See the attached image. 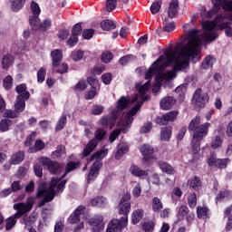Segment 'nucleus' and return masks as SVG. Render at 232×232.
<instances>
[{"instance_id": "obj_62", "label": "nucleus", "mask_w": 232, "mask_h": 232, "mask_svg": "<svg viewBox=\"0 0 232 232\" xmlns=\"http://www.w3.org/2000/svg\"><path fill=\"white\" fill-rule=\"evenodd\" d=\"M126 153H128V147H121L116 151L115 159L119 160L120 159H122V157L126 155Z\"/></svg>"}, {"instance_id": "obj_54", "label": "nucleus", "mask_w": 232, "mask_h": 232, "mask_svg": "<svg viewBox=\"0 0 232 232\" xmlns=\"http://www.w3.org/2000/svg\"><path fill=\"white\" fill-rule=\"evenodd\" d=\"M52 26V20L46 18L42 24H39L38 30L46 32Z\"/></svg>"}, {"instance_id": "obj_50", "label": "nucleus", "mask_w": 232, "mask_h": 232, "mask_svg": "<svg viewBox=\"0 0 232 232\" xmlns=\"http://www.w3.org/2000/svg\"><path fill=\"white\" fill-rule=\"evenodd\" d=\"M169 19L165 18V20L163 21V30L164 32H173V30H175V22H168Z\"/></svg>"}, {"instance_id": "obj_36", "label": "nucleus", "mask_w": 232, "mask_h": 232, "mask_svg": "<svg viewBox=\"0 0 232 232\" xmlns=\"http://www.w3.org/2000/svg\"><path fill=\"white\" fill-rule=\"evenodd\" d=\"M197 216L198 218H209V208L207 207L198 206Z\"/></svg>"}, {"instance_id": "obj_22", "label": "nucleus", "mask_w": 232, "mask_h": 232, "mask_svg": "<svg viewBox=\"0 0 232 232\" xmlns=\"http://www.w3.org/2000/svg\"><path fill=\"white\" fill-rule=\"evenodd\" d=\"M176 102L177 100H175V98H173L172 96L164 97L160 101V108L161 110H171V107L175 106Z\"/></svg>"}, {"instance_id": "obj_12", "label": "nucleus", "mask_w": 232, "mask_h": 232, "mask_svg": "<svg viewBox=\"0 0 232 232\" xmlns=\"http://www.w3.org/2000/svg\"><path fill=\"white\" fill-rule=\"evenodd\" d=\"M40 164L45 166L50 173L55 174L59 171L61 165L57 161L51 160L50 158L41 157L39 159Z\"/></svg>"}, {"instance_id": "obj_39", "label": "nucleus", "mask_w": 232, "mask_h": 232, "mask_svg": "<svg viewBox=\"0 0 232 232\" xmlns=\"http://www.w3.org/2000/svg\"><path fill=\"white\" fill-rule=\"evenodd\" d=\"M26 100L24 99H18L16 98L15 100V103H14V110L16 111V112L22 113V111H24V108H26Z\"/></svg>"}, {"instance_id": "obj_13", "label": "nucleus", "mask_w": 232, "mask_h": 232, "mask_svg": "<svg viewBox=\"0 0 232 232\" xmlns=\"http://www.w3.org/2000/svg\"><path fill=\"white\" fill-rule=\"evenodd\" d=\"M179 115V111H171L165 114H163L161 117L156 118V123L160 124V126H164V124H168V122H173L175 119H177Z\"/></svg>"}, {"instance_id": "obj_64", "label": "nucleus", "mask_w": 232, "mask_h": 232, "mask_svg": "<svg viewBox=\"0 0 232 232\" xmlns=\"http://www.w3.org/2000/svg\"><path fill=\"white\" fill-rule=\"evenodd\" d=\"M82 32V25L81 24H76L72 30V35H74L75 37H79Z\"/></svg>"}, {"instance_id": "obj_21", "label": "nucleus", "mask_w": 232, "mask_h": 232, "mask_svg": "<svg viewBox=\"0 0 232 232\" xmlns=\"http://www.w3.org/2000/svg\"><path fill=\"white\" fill-rule=\"evenodd\" d=\"M158 166L162 173H166L167 175H175V173H177L175 168L167 161H158Z\"/></svg>"}, {"instance_id": "obj_33", "label": "nucleus", "mask_w": 232, "mask_h": 232, "mask_svg": "<svg viewBox=\"0 0 232 232\" xmlns=\"http://www.w3.org/2000/svg\"><path fill=\"white\" fill-rule=\"evenodd\" d=\"M232 198V191L227 190L226 188H222L220 192L218 194L216 200H218V202H222V200H231Z\"/></svg>"}, {"instance_id": "obj_48", "label": "nucleus", "mask_w": 232, "mask_h": 232, "mask_svg": "<svg viewBox=\"0 0 232 232\" xmlns=\"http://www.w3.org/2000/svg\"><path fill=\"white\" fill-rule=\"evenodd\" d=\"M15 224H17V220L14 219L12 217H9L5 219V231H12L14 227H15Z\"/></svg>"}, {"instance_id": "obj_44", "label": "nucleus", "mask_w": 232, "mask_h": 232, "mask_svg": "<svg viewBox=\"0 0 232 232\" xmlns=\"http://www.w3.org/2000/svg\"><path fill=\"white\" fill-rule=\"evenodd\" d=\"M101 28L106 31L115 30L116 25L111 20H104L101 23Z\"/></svg>"}, {"instance_id": "obj_58", "label": "nucleus", "mask_w": 232, "mask_h": 232, "mask_svg": "<svg viewBox=\"0 0 232 232\" xmlns=\"http://www.w3.org/2000/svg\"><path fill=\"white\" fill-rule=\"evenodd\" d=\"M95 95H97V88L92 86L90 91H88L85 94L86 101H92V99H95Z\"/></svg>"}, {"instance_id": "obj_56", "label": "nucleus", "mask_w": 232, "mask_h": 232, "mask_svg": "<svg viewBox=\"0 0 232 232\" xmlns=\"http://www.w3.org/2000/svg\"><path fill=\"white\" fill-rule=\"evenodd\" d=\"M71 57L73 61H81V59L84 57V51H73L71 54Z\"/></svg>"}, {"instance_id": "obj_9", "label": "nucleus", "mask_w": 232, "mask_h": 232, "mask_svg": "<svg viewBox=\"0 0 232 232\" xmlns=\"http://www.w3.org/2000/svg\"><path fill=\"white\" fill-rule=\"evenodd\" d=\"M178 218L181 220H184V218H186L188 226H191V224H193V220H195V213L189 211L188 206L182 205L179 208Z\"/></svg>"}, {"instance_id": "obj_8", "label": "nucleus", "mask_w": 232, "mask_h": 232, "mask_svg": "<svg viewBox=\"0 0 232 232\" xmlns=\"http://www.w3.org/2000/svg\"><path fill=\"white\" fill-rule=\"evenodd\" d=\"M140 151L143 156L142 162L144 164H150V161L155 159V149L148 144H143L140 146Z\"/></svg>"}, {"instance_id": "obj_4", "label": "nucleus", "mask_w": 232, "mask_h": 232, "mask_svg": "<svg viewBox=\"0 0 232 232\" xmlns=\"http://www.w3.org/2000/svg\"><path fill=\"white\" fill-rule=\"evenodd\" d=\"M139 101V96L135 95L132 100H130L129 97L121 96L118 102H116V109H114L111 111V116H105L101 118L100 123L103 128H112L115 126V121L119 117H121V114L128 106H130V102H137Z\"/></svg>"}, {"instance_id": "obj_51", "label": "nucleus", "mask_w": 232, "mask_h": 232, "mask_svg": "<svg viewBox=\"0 0 232 232\" xmlns=\"http://www.w3.org/2000/svg\"><path fill=\"white\" fill-rule=\"evenodd\" d=\"M46 79V68L42 67L37 72V82L43 83Z\"/></svg>"}, {"instance_id": "obj_16", "label": "nucleus", "mask_w": 232, "mask_h": 232, "mask_svg": "<svg viewBox=\"0 0 232 232\" xmlns=\"http://www.w3.org/2000/svg\"><path fill=\"white\" fill-rule=\"evenodd\" d=\"M84 209H86L84 206H79L69 217L68 220L70 224H79L81 222V217L84 215Z\"/></svg>"}, {"instance_id": "obj_26", "label": "nucleus", "mask_w": 232, "mask_h": 232, "mask_svg": "<svg viewBox=\"0 0 232 232\" xmlns=\"http://www.w3.org/2000/svg\"><path fill=\"white\" fill-rule=\"evenodd\" d=\"M51 57L53 59L52 64L53 68H57L61 64V61H63V53L56 49L51 52Z\"/></svg>"}, {"instance_id": "obj_28", "label": "nucleus", "mask_w": 232, "mask_h": 232, "mask_svg": "<svg viewBox=\"0 0 232 232\" xmlns=\"http://www.w3.org/2000/svg\"><path fill=\"white\" fill-rule=\"evenodd\" d=\"M144 218V209L138 208L132 212L131 224L137 225L140 222V219Z\"/></svg>"}, {"instance_id": "obj_59", "label": "nucleus", "mask_w": 232, "mask_h": 232, "mask_svg": "<svg viewBox=\"0 0 232 232\" xmlns=\"http://www.w3.org/2000/svg\"><path fill=\"white\" fill-rule=\"evenodd\" d=\"M118 0H107L106 1V10L107 12H113L117 8Z\"/></svg>"}, {"instance_id": "obj_47", "label": "nucleus", "mask_w": 232, "mask_h": 232, "mask_svg": "<svg viewBox=\"0 0 232 232\" xmlns=\"http://www.w3.org/2000/svg\"><path fill=\"white\" fill-rule=\"evenodd\" d=\"M14 85V78L12 75H7L3 81V87L5 90H12V86Z\"/></svg>"}, {"instance_id": "obj_35", "label": "nucleus", "mask_w": 232, "mask_h": 232, "mask_svg": "<svg viewBox=\"0 0 232 232\" xmlns=\"http://www.w3.org/2000/svg\"><path fill=\"white\" fill-rule=\"evenodd\" d=\"M24 224L25 225L24 229H27V231L30 232V229H34V227H32V226L35 224V216L34 215L24 216Z\"/></svg>"}, {"instance_id": "obj_14", "label": "nucleus", "mask_w": 232, "mask_h": 232, "mask_svg": "<svg viewBox=\"0 0 232 232\" xmlns=\"http://www.w3.org/2000/svg\"><path fill=\"white\" fill-rule=\"evenodd\" d=\"M101 168H102V162L95 161L92 163L91 169L88 174V182H93L95 178L99 176V171H101Z\"/></svg>"}, {"instance_id": "obj_2", "label": "nucleus", "mask_w": 232, "mask_h": 232, "mask_svg": "<svg viewBox=\"0 0 232 232\" xmlns=\"http://www.w3.org/2000/svg\"><path fill=\"white\" fill-rule=\"evenodd\" d=\"M220 21H224L223 14L218 15L214 21L203 22L202 27L204 28L205 32L202 34H200V33L196 29H192L188 33V42L186 44H190L191 50L196 49V53L191 54L192 59H195V57L200 53V48L204 41L206 43H211V41H215V39L218 37V34L215 30L216 26L218 30H225L227 37H232V27L229 25L231 23L223 22L218 24Z\"/></svg>"}, {"instance_id": "obj_7", "label": "nucleus", "mask_w": 232, "mask_h": 232, "mask_svg": "<svg viewBox=\"0 0 232 232\" xmlns=\"http://www.w3.org/2000/svg\"><path fill=\"white\" fill-rule=\"evenodd\" d=\"M231 162L229 158L218 159L217 154L213 153L208 158V165L210 168H218V169H226L227 164Z\"/></svg>"}, {"instance_id": "obj_19", "label": "nucleus", "mask_w": 232, "mask_h": 232, "mask_svg": "<svg viewBox=\"0 0 232 232\" xmlns=\"http://www.w3.org/2000/svg\"><path fill=\"white\" fill-rule=\"evenodd\" d=\"M215 8H223L226 12H232V2L229 0H211Z\"/></svg>"}, {"instance_id": "obj_29", "label": "nucleus", "mask_w": 232, "mask_h": 232, "mask_svg": "<svg viewBox=\"0 0 232 232\" xmlns=\"http://www.w3.org/2000/svg\"><path fill=\"white\" fill-rule=\"evenodd\" d=\"M24 160V151L19 150L13 154V156L10 159V163L14 165L21 164Z\"/></svg>"}, {"instance_id": "obj_32", "label": "nucleus", "mask_w": 232, "mask_h": 232, "mask_svg": "<svg viewBox=\"0 0 232 232\" xmlns=\"http://www.w3.org/2000/svg\"><path fill=\"white\" fill-rule=\"evenodd\" d=\"M14 209H15L16 211H20V213L25 215V213H28V211H32V205L26 204L24 202L17 203L14 205Z\"/></svg>"}, {"instance_id": "obj_43", "label": "nucleus", "mask_w": 232, "mask_h": 232, "mask_svg": "<svg viewBox=\"0 0 232 232\" xmlns=\"http://www.w3.org/2000/svg\"><path fill=\"white\" fill-rule=\"evenodd\" d=\"M29 23L31 24L32 30L37 31L39 30V14H34L29 17Z\"/></svg>"}, {"instance_id": "obj_11", "label": "nucleus", "mask_w": 232, "mask_h": 232, "mask_svg": "<svg viewBox=\"0 0 232 232\" xmlns=\"http://www.w3.org/2000/svg\"><path fill=\"white\" fill-rule=\"evenodd\" d=\"M193 100L197 108H204L208 101H209V96L207 93H202V89H198L194 93Z\"/></svg>"}, {"instance_id": "obj_1", "label": "nucleus", "mask_w": 232, "mask_h": 232, "mask_svg": "<svg viewBox=\"0 0 232 232\" xmlns=\"http://www.w3.org/2000/svg\"><path fill=\"white\" fill-rule=\"evenodd\" d=\"M194 53H197V49H191V43L183 45L182 48H180V45H176L165 50L164 54L160 56L159 60L155 61L152 67L146 72L145 79L148 82L139 89L140 102H138L129 112L122 114V121L120 122L121 126H130L133 122V116L137 115L140 106L144 102L148 101L146 93L150 92L151 86L150 79L153 75H156V83L152 88V92L157 95L160 90V83L164 82V81L175 79L177 72H182V70L188 68L189 66V59Z\"/></svg>"}, {"instance_id": "obj_55", "label": "nucleus", "mask_w": 232, "mask_h": 232, "mask_svg": "<svg viewBox=\"0 0 232 232\" xmlns=\"http://www.w3.org/2000/svg\"><path fill=\"white\" fill-rule=\"evenodd\" d=\"M222 144H223L222 138H220V136H216L211 142V148L212 150H217L218 148H221Z\"/></svg>"}, {"instance_id": "obj_18", "label": "nucleus", "mask_w": 232, "mask_h": 232, "mask_svg": "<svg viewBox=\"0 0 232 232\" xmlns=\"http://www.w3.org/2000/svg\"><path fill=\"white\" fill-rule=\"evenodd\" d=\"M15 92L18 93L16 99H24L25 101L30 99V92H28V87L24 83L16 85Z\"/></svg>"}, {"instance_id": "obj_49", "label": "nucleus", "mask_w": 232, "mask_h": 232, "mask_svg": "<svg viewBox=\"0 0 232 232\" xmlns=\"http://www.w3.org/2000/svg\"><path fill=\"white\" fill-rule=\"evenodd\" d=\"M188 205L190 208V209H195V208H197V194L196 193H192V194L188 195Z\"/></svg>"}, {"instance_id": "obj_63", "label": "nucleus", "mask_w": 232, "mask_h": 232, "mask_svg": "<svg viewBox=\"0 0 232 232\" xmlns=\"http://www.w3.org/2000/svg\"><path fill=\"white\" fill-rule=\"evenodd\" d=\"M4 117H6L7 119H17V117H19V114L15 110L14 111L6 110L4 112Z\"/></svg>"}, {"instance_id": "obj_42", "label": "nucleus", "mask_w": 232, "mask_h": 232, "mask_svg": "<svg viewBox=\"0 0 232 232\" xmlns=\"http://www.w3.org/2000/svg\"><path fill=\"white\" fill-rule=\"evenodd\" d=\"M204 138H199L197 139L195 138V136H192V151L195 155H197V153H198L200 151V141L203 140Z\"/></svg>"}, {"instance_id": "obj_30", "label": "nucleus", "mask_w": 232, "mask_h": 232, "mask_svg": "<svg viewBox=\"0 0 232 232\" xmlns=\"http://www.w3.org/2000/svg\"><path fill=\"white\" fill-rule=\"evenodd\" d=\"M108 155V149H102L95 153L92 154L91 157L92 160H96V162H102V159H104Z\"/></svg>"}, {"instance_id": "obj_57", "label": "nucleus", "mask_w": 232, "mask_h": 232, "mask_svg": "<svg viewBox=\"0 0 232 232\" xmlns=\"http://www.w3.org/2000/svg\"><path fill=\"white\" fill-rule=\"evenodd\" d=\"M112 59H113V54L109 51L102 53V63H105V64H108V63H111Z\"/></svg>"}, {"instance_id": "obj_23", "label": "nucleus", "mask_w": 232, "mask_h": 232, "mask_svg": "<svg viewBox=\"0 0 232 232\" xmlns=\"http://www.w3.org/2000/svg\"><path fill=\"white\" fill-rule=\"evenodd\" d=\"M91 206L93 208H106L108 206V199L103 196H97L91 199Z\"/></svg>"}, {"instance_id": "obj_17", "label": "nucleus", "mask_w": 232, "mask_h": 232, "mask_svg": "<svg viewBox=\"0 0 232 232\" xmlns=\"http://www.w3.org/2000/svg\"><path fill=\"white\" fill-rule=\"evenodd\" d=\"M130 211H131L130 202L127 201L125 203H120L119 215H121L120 218L121 220L128 223V215H130Z\"/></svg>"}, {"instance_id": "obj_61", "label": "nucleus", "mask_w": 232, "mask_h": 232, "mask_svg": "<svg viewBox=\"0 0 232 232\" xmlns=\"http://www.w3.org/2000/svg\"><path fill=\"white\" fill-rule=\"evenodd\" d=\"M31 10L33 15H39L41 14V7H39V4H37L35 1L31 3Z\"/></svg>"}, {"instance_id": "obj_10", "label": "nucleus", "mask_w": 232, "mask_h": 232, "mask_svg": "<svg viewBox=\"0 0 232 232\" xmlns=\"http://www.w3.org/2000/svg\"><path fill=\"white\" fill-rule=\"evenodd\" d=\"M128 227V222L123 219L114 218L107 226V232H122V229Z\"/></svg>"}, {"instance_id": "obj_31", "label": "nucleus", "mask_w": 232, "mask_h": 232, "mask_svg": "<svg viewBox=\"0 0 232 232\" xmlns=\"http://www.w3.org/2000/svg\"><path fill=\"white\" fill-rule=\"evenodd\" d=\"M130 172L131 173V175H133L134 177H139L140 179L142 177H147L148 175V171L141 169L140 168H139V166L137 165H132L130 168Z\"/></svg>"}, {"instance_id": "obj_27", "label": "nucleus", "mask_w": 232, "mask_h": 232, "mask_svg": "<svg viewBox=\"0 0 232 232\" xmlns=\"http://www.w3.org/2000/svg\"><path fill=\"white\" fill-rule=\"evenodd\" d=\"M151 209L153 213H160L164 209V203H162L160 198L155 197L152 198Z\"/></svg>"}, {"instance_id": "obj_5", "label": "nucleus", "mask_w": 232, "mask_h": 232, "mask_svg": "<svg viewBox=\"0 0 232 232\" xmlns=\"http://www.w3.org/2000/svg\"><path fill=\"white\" fill-rule=\"evenodd\" d=\"M209 128H211L209 122L200 124V116L193 118L188 126V131H193L194 139H206L209 133Z\"/></svg>"}, {"instance_id": "obj_37", "label": "nucleus", "mask_w": 232, "mask_h": 232, "mask_svg": "<svg viewBox=\"0 0 232 232\" xmlns=\"http://www.w3.org/2000/svg\"><path fill=\"white\" fill-rule=\"evenodd\" d=\"M46 148V144L43 141V140H36L34 143V148H30L28 150V153H37V151H41Z\"/></svg>"}, {"instance_id": "obj_45", "label": "nucleus", "mask_w": 232, "mask_h": 232, "mask_svg": "<svg viewBox=\"0 0 232 232\" xmlns=\"http://www.w3.org/2000/svg\"><path fill=\"white\" fill-rule=\"evenodd\" d=\"M10 126H12V121L9 119H3L0 121V131L5 132L10 130Z\"/></svg>"}, {"instance_id": "obj_60", "label": "nucleus", "mask_w": 232, "mask_h": 232, "mask_svg": "<svg viewBox=\"0 0 232 232\" xmlns=\"http://www.w3.org/2000/svg\"><path fill=\"white\" fill-rule=\"evenodd\" d=\"M142 228L145 232H153L155 229V223L153 221H148L143 223Z\"/></svg>"}, {"instance_id": "obj_6", "label": "nucleus", "mask_w": 232, "mask_h": 232, "mask_svg": "<svg viewBox=\"0 0 232 232\" xmlns=\"http://www.w3.org/2000/svg\"><path fill=\"white\" fill-rule=\"evenodd\" d=\"M106 137V130L102 128H99L94 132V139L91 140L84 147L82 155L89 157V155L99 146V141L104 140Z\"/></svg>"}, {"instance_id": "obj_46", "label": "nucleus", "mask_w": 232, "mask_h": 232, "mask_svg": "<svg viewBox=\"0 0 232 232\" xmlns=\"http://www.w3.org/2000/svg\"><path fill=\"white\" fill-rule=\"evenodd\" d=\"M66 151V147L64 145H59L56 147V150L52 152V158L57 159V157H61V155H64V152Z\"/></svg>"}, {"instance_id": "obj_52", "label": "nucleus", "mask_w": 232, "mask_h": 232, "mask_svg": "<svg viewBox=\"0 0 232 232\" xmlns=\"http://www.w3.org/2000/svg\"><path fill=\"white\" fill-rule=\"evenodd\" d=\"M160 8H162V2L156 1L150 5V12L155 15V14H159V12H160Z\"/></svg>"}, {"instance_id": "obj_53", "label": "nucleus", "mask_w": 232, "mask_h": 232, "mask_svg": "<svg viewBox=\"0 0 232 232\" xmlns=\"http://www.w3.org/2000/svg\"><path fill=\"white\" fill-rule=\"evenodd\" d=\"M171 137V127H166L161 130V140H169Z\"/></svg>"}, {"instance_id": "obj_20", "label": "nucleus", "mask_w": 232, "mask_h": 232, "mask_svg": "<svg viewBox=\"0 0 232 232\" xmlns=\"http://www.w3.org/2000/svg\"><path fill=\"white\" fill-rule=\"evenodd\" d=\"M102 220V216H97L96 218L91 219L90 224L92 227L93 232H101L102 229H104V223Z\"/></svg>"}, {"instance_id": "obj_38", "label": "nucleus", "mask_w": 232, "mask_h": 232, "mask_svg": "<svg viewBox=\"0 0 232 232\" xmlns=\"http://www.w3.org/2000/svg\"><path fill=\"white\" fill-rule=\"evenodd\" d=\"M189 186L195 191H198V189L202 188V180L198 176H195L190 179Z\"/></svg>"}, {"instance_id": "obj_24", "label": "nucleus", "mask_w": 232, "mask_h": 232, "mask_svg": "<svg viewBox=\"0 0 232 232\" xmlns=\"http://www.w3.org/2000/svg\"><path fill=\"white\" fill-rule=\"evenodd\" d=\"M15 61V57L11 53L5 54L2 58V68L3 70H8L10 66H14V62Z\"/></svg>"}, {"instance_id": "obj_34", "label": "nucleus", "mask_w": 232, "mask_h": 232, "mask_svg": "<svg viewBox=\"0 0 232 232\" xmlns=\"http://www.w3.org/2000/svg\"><path fill=\"white\" fill-rule=\"evenodd\" d=\"M216 59L211 55H208L201 63V68L203 70H209V68H213V64L216 63Z\"/></svg>"}, {"instance_id": "obj_25", "label": "nucleus", "mask_w": 232, "mask_h": 232, "mask_svg": "<svg viewBox=\"0 0 232 232\" xmlns=\"http://www.w3.org/2000/svg\"><path fill=\"white\" fill-rule=\"evenodd\" d=\"M177 14H179V0H171L168 15L170 19H173L174 17H177Z\"/></svg>"}, {"instance_id": "obj_41", "label": "nucleus", "mask_w": 232, "mask_h": 232, "mask_svg": "<svg viewBox=\"0 0 232 232\" xmlns=\"http://www.w3.org/2000/svg\"><path fill=\"white\" fill-rule=\"evenodd\" d=\"M67 122H68V117L66 116V114H62V116L60 117L55 126L56 131H61V130H64V127L66 126Z\"/></svg>"}, {"instance_id": "obj_40", "label": "nucleus", "mask_w": 232, "mask_h": 232, "mask_svg": "<svg viewBox=\"0 0 232 232\" xmlns=\"http://www.w3.org/2000/svg\"><path fill=\"white\" fill-rule=\"evenodd\" d=\"M26 0H14L11 4V10L13 12H19L24 6Z\"/></svg>"}, {"instance_id": "obj_3", "label": "nucleus", "mask_w": 232, "mask_h": 232, "mask_svg": "<svg viewBox=\"0 0 232 232\" xmlns=\"http://www.w3.org/2000/svg\"><path fill=\"white\" fill-rule=\"evenodd\" d=\"M66 182L67 180H63L59 183V179H52L48 188L44 187V184L40 185L37 188V197H44V200L39 203V207L42 208L46 202H52L57 193H63Z\"/></svg>"}, {"instance_id": "obj_15", "label": "nucleus", "mask_w": 232, "mask_h": 232, "mask_svg": "<svg viewBox=\"0 0 232 232\" xmlns=\"http://www.w3.org/2000/svg\"><path fill=\"white\" fill-rule=\"evenodd\" d=\"M78 168H81V161H69L65 167L64 174L60 179L54 178L53 179L58 180V184H61V182L63 181V179H64L68 173L75 171Z\"/></svg>"}]
</instances>
